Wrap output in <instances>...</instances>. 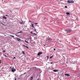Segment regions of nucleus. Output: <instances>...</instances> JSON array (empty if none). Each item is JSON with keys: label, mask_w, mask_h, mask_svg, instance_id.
I'll use <instances>...</instances> for the list:
<instances>
[{"label": "nucleus", "mask_w": 80, "mask_h": 80, "mask_svg": "<svg viewBox=\"0 0 80 80\" xmlns=\"http://www.w3.org/2000/svg\"><path fill=\"white\" fill-rule=\"evenodd\" d=\"M72 30L71 29H68L67 30V33H69L70 32H72Z\"/></svg>", "instance_id": "obj_1"}, {"label": "nucleus", "mask_w": 80, "mask_h": 80, "mask_svg": "<svg viewBox=\"0 0 80 80\" xmlns=\"http://www.w3.org/2000/svg\"><path fill=\"white\" fill-rule=\"evenodd\" d=\"M42 53H43L42 52H39L38 54V56H40V54H42Z\"/></svg>", "instance_id": "obj_2"}, {"label": "nucleus", "mask_w": 80, "mask_h": 80, "mask_svg": "<svg viewBox=\"0 0 80 80\" xmlns=\"http://www.w3.org/2000/svg\"><path fill=\"white\" fill-rule=\"evenodd\" d=\"M15 71H16L15 69L14 70V69L12 68V72H14Z\"/></svg>", "instance_id": "obj_3"}, {"label": "nucleus", "mask_w": 80, "mask_h": 80, "mask_svg": "<svg viewBox=\"0 0 80 80\" xmlns=\"http://www.w3.org/2000/svg\"><path fill=\"white\" fill-rule=\"evenodd\" d=\"M17 38V40H18V41H20V40H21V39H20L18 38Z\"/></svg>", "instance_id": "obj_4"}, {"label": "nucleus", "mask_w": 80, "mask_h": 80, "mask_svg": "<svg viewBox=\"0 0 80 80\" xmlns=\"http://www.w3.org/2000/svg\"><path fill=\"white\" fill-rule=\"evenodd\" d=\"M67 2L69 4L71 3V1H70V0H68L67 1Z\"/></svg>", "instance_id": "obj_5"}, {"label": "nucleus", "mask_w": 80, "mask_h": 80, "mask_svg": "<svg viewBox=\"0 0 80 80\" xmlns=\"http://www.w3.org/2000/svg\"><path fill=\"white\" fill-rule=\"evenodd\" d=\"M65 75H66V76H67V77H69L70 76V75H69V74H65Z\"/></svg>", "instance_id": "obj_6"}, {"label": "nucleus", "mask_w": 80, "mask_h": 80, "mask_svg": "<svg viewBox=\"0 0 80 80\" xmlns=\"http://www.w3.org/2000/svg\"><path fill=\"white\" fill-rule=\"evenodd\" d=\"M31 24L32 25L31 27H33V28H35V27H34V26H33V23H31Z\"/></svg>", "instance_id": "obj_7"}, {"label": "nucleus", "mask_w": 80, "mask_h": 80, "mask_svg": "<svg viewBox=\"0 0 80 80\" xmlns=\"http://www.w3.org/2000/svg\"><path fill=\"white\" fill-rule=\"evenodd\" d=\"M3 18H4V19H7V17H5V16H4L3 17Z\"/></svg>", "instance_id": "obj_8"}, {"label": "nucleus", "mask_w": 80, "mask_h": 80, "mask_svg": "<svg viewBox=\"0 0 80 80\" xmlns=\"http://www.w3.org/2000/svg\"><path fill=\"white\" fill-rule=\"evenodd\" d=\"M53 72H58V70H53Z\"/></svg>", "instance_id": "obj_9"}, {"label": "nucleus", "mask_w": 80, "mask_h": 80, "mask_svg": "<svg viewBox=\"0 0 80 80\" xmlns=\"http://www.w3.org/2000/svg\"><path fill=\"white\" fill-rule=\"evenodd\" d=\"M25 42H26L27 43H29V42H28L27 41H26V40H25Z\"/></svg>", "instance_id": "obj_10"}, {"label": "nucleus", "mask_w": 80, "mask_h": 80, "mask_svg": "<svg viewBox=\"0 0 80 80\" xmlns=\"http://www.w3.org/2000/svg\"><path fill=\"white\" fill-rule=\"evenodd\" d=\"M66 14H67V15H70V13H69V12H67L66 13Z\"/></svg>", "instance_id": "obj_11"}, {"label": "nucleus", "mask_w": 80, "mask_h": 80, "mask_svg": "<svg viewBox=\"0 0 80 80\" xmlns=\"http://www.w3.org/2000/svg\"><path fill=\"white\" fill-rule=\"evenodd\" d=\"M23 22H20V23L21 25H22V24H23Z\"/></svg>", "instance_id": "obj_12"}, {"label": "nucleus", "mask_w": 80, "mask_h": 80, "mask_svg": "<svg viewBox=\"0 0 80 80\" xmlns=\"http://www.w3.org/2000/svg\"><path fill=\"white\" fill-rule=\"evenodd\" d=\"M53 57V56H51L50 57V58H52Z\"/></svg>", "instance_id": "obj_13"}, {"label": "nucleus", "mask_w": 80, "mask_h": 80, "mask_svg": "<svg viewBox=\"0 0 80 80\" xmlns=\"http://www.w3.org/2000/svg\"><path fill=\"white\" fill-rule=\"evenodd\" d=\"M22 53H23V54H25V52H24V51H22Z\"/></svg>", "instance_id": "obj_14"}, {"label": "nucleus", "mask_w": 80, "mask_h": 80, "mask_svg": "<svg viewBox=\"0 0 80 80\" xmlns=\"http://www.w3.org/2000/svg\"><path fill=\"white\" fill-rule=\"evenodd\" d=\"M71 3H74V1H71Z\"/></svg>", "instance_id": "obj_15"}, {"label": "nucleus", "mask_w": 80, "mask_h": 80, "mask_svg": "<svg viewBox=\"0 0 80 80\" xmlns=\"http://www.w3.org/2000/svg\"><path fill=\"white\" fill-rule=\"evenodd\" d=\"M4 56V57H7V55H5V54H4L3 55Z\"/></svg>", "instance_id": "obj_16"}, {"label": "nucleus", "mask_w": 80, "mask_h": 80, "mask_svg": "<svg viewBox=\"0 0 80 80\" xmlns=\"http://www.w3.org/2000/svg\"><path fill=\"white\" fill-rule=\"evenodd\" d=\"M33 77H31V80H33Z\"/></svg>", "instance_id": "obj_17"}, {"label": "nucleus", "mask_w": 80, "mask_h": 80, "mask_svg": "<svg viewBox=\"0 0 80 80\" xmlns=\"http://www.w3.org/2000/svg\"><path fill=\"white\" fill-rule=\"evenodd\" d=\"M2 63V60L0 59V63Z\"/></svg>", "instance_id": "obj_18"}, {"label": "nucleus", "mask_w": 80, "mask_h": 80, "mask_svg": "<svg viewBox=\"0 0 80 80\" xmlns=\"http://www.w3.org/2000/svg\"><path fill=\"white\" fill-rule=\"evenodd\" d=\"M10 36H11V37H14V36L10 35Z\"/></svg>", "instance_id": "obj_19"}, {"label": "nucleus", "mask_w": 80, "mask_h": 80, "mask_svg": "<svg viewBox=\"0 0 80 80\" xmlns=\"http://www.w3.org/2000/svg\"><path fill=\"white\" fill-rule=\"evenodd\" d=\"M33 35H36V34L35 33H33Z\"/></svg>", "instance_id": "obj_20"}, {"label": "nucleus", "mask_w": 80, "mask_h": 80, "mask_svg": "<svg viewBox=\"0 0 80 80\" xmlns=\"http://www.w3.org/2000/svg\"><path fill=\"white\" fill-rule=\"evenodd\" d=\"M23 33V32H19V33Z\"/></svg>", "instance_id": "obj_21"}, {"label": "nucleus", "mask_w": 80, "mask_h": 80, "mask_svg": "<svg viewBox=\"0 0 80 80\" xmlns=\"http://www.w3.org/2000/svg\"><path fill=\"white\" fill-rule=\"evenodd\" d=\"M13 58V59H15L16 58L15 57H14V58Z\"/></svg>", "instance_id": "obj_22"}, {"label": "nucleus", "mask_w": 80, "mask_h": 80, "mask_svg": "<svg viewBox=\"0 0 80 80\" xmlns=\"http://www.w3.org/2000/svg\"><path fill=\"white\" fill-rule=\"evenodd\" d=\"M65 8H67V6H65Z\"/></svg>", "instance_id": "obj_23"}, {"label": "nucleus", "mask_w": 80, "mask_h": 80, "mask_svg": "<svg viewBox=\"0 0 80 80\" xmlns=\"http://www.w3.org/2000/svg\"><path fill=\"white\" fill-rule=\"evenodd\" d=\"M35 25H37V24H38V23H37L35 22Z\"/></svg>", "instance_id": "obj_24"}, {"label": "nucleus", "mask_w": 80, "mask_h": 80, "mask_svg": "<svg viewBox=\"0 0 80 80\" xmlns=\"http://www.w3.org/2000/svg\"><path fill=\"white\" fill-rule=\"evenodd\" d=\"M23 47H27L25 45H23Z\"/></svg>", "instance_id": "obj_25"}, {"label": "nucleus", "mask_w": 80, "mask_h": 80, "mask_svg": "<svg viewBox=\"0 0 80 80\" xmlns=\"http://www.w3.org/2000/svg\"><path fill=\"white\" fill-rule=\"evenodd\" d=\"M23 47H27L25 45H23Z\"/></svg>", "instance_id": "obj_26"}, {"label": "nucleus", "mask_w": 80, "mask_h": 80, "mask_svg": "<svg viewBox=\"0 0 80 80\" xmlns=\"http://www.w3.org/2000/svg\"><path fill=\"white\" fill-rule=\"evenodd\" d=\"M23 47H27L25 45H23Z\"/></svg>", "instance_id": "obj_27"}, {"label": "nucleus", "mask_w": 80, "mask_h": 80, "mask_svg": "<svg viewBox=\"0 0 80 80\" xmlns=\"http://www.w3.org/2000/svg\"><path fill=\"white\" fill-rule=\"evenodd\" d=\"M34 29H35V30H34V31H36V30H37L36 29H35V28H34Z\"/></svg>", "instance_id": "obj_28"}, {"label": "nucleus", "mask_w": 80, "mask_h": 80, "mask_svg": "<svg viewBox=\"0 0 80 80\" xmlns=\"http://www.w3.org/2000/svg\"><path fill=\"white\" fill-rule=\"evenodd\" d=\"M3 52L4 53H5V50H4V51H3Z\"/></svg>", "instance_id": "obj_29"}, {"label": "nucleus", "mask_w": 80, "mask_h": 80, "mask_svg": "<svg viewBox=\"0 0 80 80\" xmlns=\"http://www.w3.org/2000/svg\"><path fill=\"white\" fill-rule=\"evenodd\" d=\"M26 48H28V46H26Z\"/></svg>", "instance_id": "obj_30"}, {"label": "nucleus", "mask_w": 80, "mask_h": 80, "mask_svg": "<svg viewBox=\"0 0 80 80\" xmlns=\"http://www.w3.org/2000/svg\"><path fill=\"white\" fill-rule=\"evenodd\" d=\"M47 57L48 58H49V56H47Z\"/></svg>", "instance_id": "obj_31"}, {"label": "nucleus", "mask_w": 80, "mask_h": 80, "mask_svg": "<svg viewBox=\"0 0 80 80\" xmlns=\"http://www.w3.org/2000/svg\"><path fill=\"white\" fill-rule=\"evenodd\" d=\"M52 63H53V62H51V64H52Z\"/></svg>", "instance_id": "obj_32"}, {"label": "nucleus", "mask_w": 80, "mask_h": 80, "mask_svg": "<svg viewBox=\"0 0 80 80\" xmlns=\"http://www.w3.org/2000/svg\"><path fill=\"white\" fill-rule=\"evenodd\" d=\"M15 80H17V79L16 78H15Z\"/></svg>", "instance_id": "obj_33"}, {"label": "nucleus", "mask_w": 80, "mask_h": 80, "mask_svg": "<svg viewBox=\"0 0 80 80\" xmlns=\"http://www.w3.org/2000/svg\"><path fill=\"white\" fill-rule=\"evenodd\" d=\"M70 0V1H73V0Z\"/></svg>", "instance_id": "obj_34"}, {"label": "nucleus", "mask_w": 80, "mask_h": 80, "mask_svg": "<svg viewBox=\"0 0 80 80\" xmlns=\"http://www.w3.org/2000/svg\"><path fill=\"white\" fill-rule=\"evenodd\" d=\"M31 33H32V34H33V32H31Z\"/></svg>", "instance_id": "obj_35"}, {"label": "nucleus", "mask_w": 80, "mask_h": 80, "mask_svg": "<svg viewBox=\"0 0 80 80\" xmlns=\"http://www.w3.org/2000/svg\"><path fill=\"white\" fill-rule=\"evenodd\" d=\"M17 34H18L19 33V32H17Z\"/></svg>", "instance_id": "obj_36"}, {"label": "nucleus", "mask_w": 80, "mask_h": 80, "mask_svg": "<svg viewBox=\"0 0 80 80\" xmlns=\"http://www.w3.org/2000/svg\"><path fill=\"white\" fill-rule=\"evenodd\" d=\"M54 51H55V50H56V49H55L54 48Z\"/></svg>", "instance_id": "obj_37"}, {"label": "nucleus", "mask_w": 80, "mask_h": 80, "mask_svg": "<svg viewBox=\"0 0 80 80\" xmlns=\"http://www.w3.org/2000/svg\"><path fill=\"white\" fill-rule=\"evenodd\" d=\"M6 16H8V15H6Z\"/></svg>", "instance_id": "obj_38"}, {"label": "nucleus", "mask_w": 80, "mask_h": 80, "mask_svg": "<svg viewBox=\"0 0 80 80\" xmlns=\"http://www.w3.org/2000/svg\"><path fill=\"white\" fill-rule=\"evenodd\" d=\"M25 73H26V72H25L24 73V74H25Z\"/></svg>", "instance_id": "obj_39"}, {"label": "nucleus", "mask_w": 80, "mask_h": 80, "mask_svg": "<svg viewBox=\"0 0 80 80\" xmlns=\"http://www.w3.org/2000/svg\"><path fill=\"white\" fill-rule=\"evenodd\" d=\"M32 22V23H34V22Z\"/></svg>", "instance_id": "obj_40"}]
</instances>
